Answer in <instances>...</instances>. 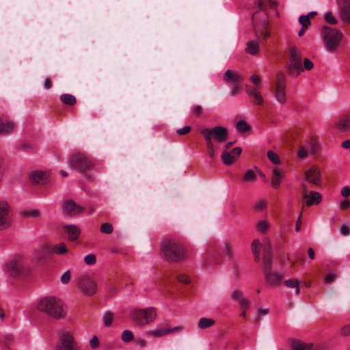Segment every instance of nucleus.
<instances>
[{
    "label": "nucleus",
    "mask_w": 350,
    "mask_h": 350,
    "mask_svg": "<svg viewBox=\"0 0 350 350\" xmlns=\"http://www.w3.org/2000/svg\"><path fill=\"white\" fill-rule=\"evenodd\" d=\"M255 6L258 8L252 15V23L255 35L258 40H267L271 35L269 31V16L267 8H275L277 2L272 0H256Z\"/></svg>",
    "instance_id": "f257e3e1"
},
{
    "label": "nucleus",
    "mask_w": 350,
    "mask_h": 350,
    "mask_svg": "<svg viewBox=\"0 0 350 350\" xmlns=\"http://www.w3.org/2000/svg\"><path fill=\"white\" fill-rule=\"evenodd\" d=\"M160 254L169 262H178L187 258L185 247L172 240H165L162 242Z\"/></svg>",
    "instance_id": "f03ea898"
},
{
    "label": "nucleus",
    "mask_w": 350,
    "mask_h": 350,
    "mask_svg": "<svg viewBox=\"0 0 350 350\" xmlns=\"http://www.w3.org/2000/svg\"><path fill=\"white\" fill-rule=\"evenodd\" d=\"M38 310L55 319H63L66 316V307L64 302L55 297H46L38 303Z\"/></svg>",
    "instance_id": "7ed1b4c3"
},
{
    "label": "nucleus",
    "mask_w": 350,
    "mask_h": 350,
    "mask_svg": "<svg viewBox=\"0 0 350 350\" xmlns=\"http://www.w3.org/2000/svg\"><path fill=\"white\" fill-rule=\"evenodd\" d=\"M267 245L264 249L262 258V269L265 273V281L271 286H280L284 275L281 273L272 272V256L270 242L266 239Z\"/></svg>",
    "instance_id": "20e7f679"
},
{
    "label": "nucleus",
    "mask_w": 350,
    "mask_h": 350,
    "mask_svg": "<svg viewBox=\"0 0 350 350\" xmlns=\"http://www.w3.org/2000/svg\"><path fill=\"white\" fill-rule=\"evenodd\" d=\"M342 36V33L336 29L328 26H323L321 28V38L325 49L329 52L336 51L341 42Z\"/></svg>",
    "instance_id": "39448f33"
},
{
    "label": "nucleus",
    "mask_w": 350,
    "mask_h": 350,
    "mask_svg": "<svg viewBox=\"0 0 350 350\" xmlns=\"http://www.w3.org/2000/svg\"><path fill=\"white\" fill-rule=\"evenodd\" d=\"M289 63L286 68L288 75L292 77L299 76L304 71L301 51L295 46H291L288 52Z\"/></svg>",
    "instance_id": "423d86ee"
},
{
    "label": "nucleus",
    "mask_w": 350,
    "mask_h": 350,
    "mask_svg": "<svg viewBox=\"0 0 350 350\" xmlns=\"http://www.w3.org/2000/svg\"><path fill=\"white\" fill-rule=\"evenodd\" d=\"M156 317V310L153 307L146 309H135L130 314L131 319L139 325H144L152 322Z\"/></svg>",
    "instance_id": "0eeeda50"
},
{
    "label": "nucleus",
    "mask_w": 350,
    "mask_h": 350,
    "mask_svg": "<svg viewBox=\"0 0 350 350\" xmlns=\"http://www.w3.org/2000/svg\"><path fill=\"white\" fill-rule=\"evenodd\" d=\"M205 141L213 142L215 139L219 143H223L228 139V130L221 126H217L213 129H204L200 131Z\"/></svg>",
    "instance_id": "6e6552de"
},
{
    "label": "nucleus",
    "mask_w": 350,
    "mask_h": 350,
    "mask_svg": "<svg viewBox=\"0 0 350 350\" xmlns=\"http://www.w3.org/2000/svg\"><path fill=\"white\" fill-rule=\"evenodd\" d=\"M70 167L80 172H85L94 167L92 161L83 153L73 154L69 160Z\"/></svg>",
    "instance_id": "1a4fd4ad"
},
{
    "label": "nucleus",
    "mask_w": 350,
    "mask_h": 350,
    "mask_svg": "<svg viewBox=\"0 0 350 350\" xmlns=\"http://www.w3.org/2000/svg\"><path fill=\"white\" fill-rule=\"evenodd\" d=\"M79 290L86 296L94 295L97 290L95 280L88 275H81L78 282Z\"/></svg>",
    "instance_id": "9d476101"
},
{
    "label": "nucleus",
    "mask_w": 350,
    "mask_h": 350,
    "mask_svg": "<svg viewBox=\"0 0 350 350\" xmlns=\"http://www.w3.org/2000/svg\"><path fill=\"white\" fill-rule=\"evenodd\" d=\"M12 224L10 205L5 201L0 202V230L8 228Z\"/></svg>",
    "instance_id": "9b49d317"
},
{
    "label": "nucleus",
    "mask_w": 350,
    "mask_h": 350,
    "mask_svg": "<svg viewBox=\"0 0 350 350\" xmlns=\"http://www.w3.org/2000/svg\"><path fill=\"white\" fill-rule=\"evenodd\" d=\"M286 77L284 73L279 72L276 76V88L275 98L280 104H285L286 102Z\"/></svg>",
    "instance_id": "f8f14e48"
},
{
    "label": "nucleus",
    "mask_w": 350,
    "mask_h": 350,
    "mask_svg": "<svg viewBox=\"0 0 350 350\" xmlns=\"http://www.w3.org/2000/svg\"><path fill=\"white\" fill-rule=\"evenodd\" d=\"M301 193L304 199H306V205L311 206L314 204H319L322 201V196L317 191L308 193V188L306 184L301 185Z\"/></svg>",
    "instance_id": "ddd939ff"
},
{
    "label": "nucleus",
    "mask_w": 350,
    "mask_h": 350,
    "mask_svg": "<svg viewBox=\"0 0 350 350\" xmlns=\"http://www.w3.org/2000/svg\"><path fill=\"white\" fill-rule=\"evenodd\" d=\"M75 340L70 333L62 334L55 345L56 350H74Z\"/></svg>",
    "instance_id": "4468645a"
},
{
    "label": "nucleus",
    "mask_w": 350,
    "mask_h": 350,
    "mask_svg": "<svg viewBox=\"0 0 350 350\" xmlns=\"http://www.w3.org/2000/svg\"><path fill=\"white\" fill-rule=\"evenodd\" d=\"M305 180L315 185L320 186L321 184V171L317 166H312L305 173Z\"/></svg>",
    "instance_id": "2eb2a0df"
},
{
    "label": "nucleus",
    "mask_w": 350,
    "mask_h": 350,
    "mask_svg": "<svg viewBox=\"0 0 350 350\" xmlns=\"http://www.w3.org/2000/svg\"><path fill=\"white\" fill-rule=\"evenodd\" d=\"M63 213L69 215H77L84 211V208L72 200L65 201L62 206Z\"/></svg>",
    "instance_id": "dca6fc26"
},
{
    "label": "nucleus",
    "mask_w": 350,
    "mask_h": 350,
    "mask_svg": "<svg viewBox=\"0 0 350 350\" xmlns=\"http://www.w3.org/2000/svg\"><path fill=\"white\" fill-rule=\"evenodd\" d=\"M222 79L225 83L228 85L236 83H241L243 79V76L238 72L229 69L225 72Z\"/></svg>",
    "instance_id": "f3484780"
},
{
    "label": "nucleus",
    "mask_w": 350,
    "mask_h": 350,
    "mask_svg": "<svg viewBox=\"0 0 350 350\" xmlns=\"http://www.w3.org/2000/svg\"><path fill=\"white\" fill-rule=\"evenodd\" d=\"M246 93L248 96L252 98V102L257 105H262L264 99L256 87H249L246 85Z\"/></svg>",
    "instance_id": "a211bd4d"
},
{
    "label": "nucleus",
    "mask_w": 350,
    "mask_h": 350,
    "mask_svg": "<svg viewBox=\"0 0 350 350\" xmlns=\"http://www.w3.org/2000/svg\"><path fill=\"white\" fill-rule=\"evenodd\" d=\"M334 127L340 132H346L350 129V113L341 116L335 123Z\"/></svg>",
    "instance_id": "6ab92c4d"
},
{
    "label": "nucleus",
    "mask_w": 350,
    "mask_h": 350,
    "mask_svg": "<svg viewBox=\"0 0 350 350\" xmlns=\"http://www.w3.org/2000/svg\"><path fill=\"white\" fill-rule=\"evenodd\" d=\"M22 269L21 262L16 260H12L7 262L4 267V270L8 274L15 276L18 274Z\"/></svg>",
    "instance_id": "aec40b11"
},
{
    "label": "nucleus",
    "mask_w": 350,
    "mask_h": 350,
    "mask_svg": "<svg viewBox=\"0 0 350 350\" xmlns=\"http://www.w3.org/2000/svg\"><path fill=\"white\" fill-rule=\"evenodd\" d=\"M340 16L346 23L350 25V0H344L343 4L340 6Z\"/></svg>",
    "instance_id": "412c9836"
},
{
    "label": "nucleus",
    "mask_w": 350,
    "mask_h": 350,
    "mask_svg": "<svg viewBox=\"0 0 350 350\" xmlns=\"http://www.w3.org/2000/svg\"><path fill=\"white\" fill-rule=\"evenodd\" d=\"M231 297L239 302L240 306L243 308H247L250 306V301L243 297V293L240 290L235 289L232 292Z\"/></svg>",
    "instance_id": "4be33fe9"
},
{
    "label": "nucleus",
    "mask_w": 350,
    "mask_h": 350,
    "mask_svg": "<svg viewBox=\"0 0 350 350\" xmlns=\"http://www.w3.org/2000/svg\"><path fill=\"white\" fill-rule=\"evenodd\" d=\"M284 178V174L278 169L274 168L271 174V186L277 189L280 187L283 178Z\"/></svg>",
    "instance_id": "5701e85b"
},
{
    "label": "nucleus",
    "mask_w": 350,
    "mask_h": 350,
    "mask_svg": "<svg viewBox=\"0 0 350 350\" xmlns=\"http://www.w3.org/2000/svg\"><path fill=\"white\" fill-rule=\"evenodd\" d=\"M65 231L68 234V239L70 241H75L80 234L79 228L75 225H68L64 227Z\"/></svg>",
    "instance_id": "b1692460"
},
{
    "label": "nucleus",
    "mask_w": 350,
    "mask_h": 350,
    "mask_svg": "<svg viewBox=\"0 0 350 350\" xmlns=\"http://www.w3.org/2000/svg\"><path fill=\"white\" fill-rule=\"evenodd\" d=\"M15 124L11 121H3L0 118V135L1 134H9L14 130Z\"/></svg>",
    "instance_id": "393cba45"
},
{
    "label": "nucleus",
    "mask_w": 350,
    "mask_h": 350,
    "mask_svg": "<svg viewBox=\"0 0 350 350\" xmlns=\"http://www.w3.org/2000/svg\"><path fill=\"white\" fill-rule=\"evenodd\" d=\"M51 252L57 255H66L69 250L65 243H59L52 246Z\"/></svg>",
    "instance_id": "a878e982"
},
{
    "label": "nucleus",
    "mask_w": 350,
    "mask_h": 350,
    "mask_svg": "<svg viewBox=\"0 0 350 350\" xmlns=\"http://www.w3.org/2000/svg\"><path fill=\"white\" fill-rule=\"evenodd\" d=\"M261 243L259 241V239H255L253 241L252 243V253L254 256V260L256 262H259L260 261V250H261Z\"/></svg>",
    "instance_id": "bb28decb"
},
{
    "label": "nucleus",
    "mask_w": 350,
    "mask_h": 350,
    "mask_svg": "<svg viewBox=\"0 0 350 350\" xmlns=\"http://www.w3.org/2000/svg\"><path fill=\"white\" fill-rule=\"evenodd\" d=\"M260 49L259 43L256 41H249L247 43V47L245 48V51L252 55H256L258 54Z\"/></svg>",
    "instance_id": "cd10ccee"
},
{
    "label": "nucleus",
    "mask_w": 350,
    "mask_h": 350,
    "mask_svg": "<svg viewBox=\"0 0 350 350\" xmlns=\"http://www.w3.org/2000/svg\"><path fill=\"white\" fill-rule=\"evenodd\" d=\"M31 179L36 183L43 184L46 181V176L43 172H35L31 174Z\"/></svg>",
    "instance_id": "c85d7f7f"
},
{
    "label": "nucleus",
    "mask_w": 350,
    "mask_h": 350,
    "mask_svg": "<svg viewBox=\"0 0 350 350\" xmlns=\"http://www.w3.org/2000/svg\"><path fill=\"white\" fill-rule=\"evenodd\" d=\"M312 345L300 340H295L292 344L293 350H311Z\"/></svg>",
    "instance_id": "c756f323"
},
{
    "label": "nucleus",
    "mask_w": 350,
    "mask_h": 350,
    "mask_svg": "<svg viewBox=\"0 0 350 350\" xmlns=\"http://www.w3.org/2000/svg\"><path fill=\"white\" fill-rule=\"evenodd\" d=\"M215 321L214 319L203 317L200 319L198 321V327L202 329H207L208 327H211L215 324Z\"/></svg>",
    "instance_id": "7c9ffc66"
},
{
    "label": "nucleus",
    "mask_w": 350,
    "mask_h": 350,
    "mask_svg": "<svg viewBox=\"0 0 350 350\" xmlns=\"http://www.w3.org/2000/svg\"><path fill=\"white\" fill-rule=\"evenodd\" d=\"M244 182H255L256 180V172L255 169L247 170L243 176Z\"/></svg>",
    "instance_id": "2f4dec72"
},
{
    "label": "nucleus",
    "mask_w": 350,
    "mask_h": 350,
    "mask_svg": "<svg viewBox=\"0 0 350 350\" xmlns=\"http://www.w3.org/2000/svg\"><path fill=\"white\" fill-rule=\"evenodd\" d=\"M61 101L67 105L72 106L76 103V98L70 94H64L60 97Z\"/></svg>",
    "instance_id": "473e14b6"
},
{
    "label": "nucleus",
    "mask_w": 350,
    "mask_h": 350,
    "mask_svg": "<svg viewBox=\"0 0 350 350\" xmlns=\"http://www.w3.org/2000/svg\"><path fill=\"white\" fill-rule=\"evenodd\" d=\"M221 159L226 165H230L234 162L235 157L228 150H224L221 154Z\"/></svg>",
    "instance_id": "72a5a7b5"
},
{
    "label": "nucleus",
    "mask_w": 350,
    "mask_h": 350,
    "mask_svg": "<svg viewBox=\"0 0 350 350\" xmlns=\"http://www.w3.org/2000/svg\"><path fill=\"white\" fill-rule=\"evenodd\" d=\"M284 284L288 288H295V293L298 295L300 292L299 282L297 280L289 279L284 282Z\"/></svg>",
    "instance_id": "f704fd0d"
},
{
    "label": "nucleus",
    "mask_w": 350,
    "mask_h": 350,
    "mask_svg": "<svg viewBox=\"0 0 350 350\" xmlns=\"http://www.w3.org/2000/svg\"><path fill=\"white\" fill-rule=\"evenodd\" d=\"M170 334V331H168V328L162 327L159 329H156L152 330L149 332V334L154 336V337H161Z\"/></svg>",
    "instance_id": "c9c22d12"
},
{
    "label": "nucleus",
    "mask_w": 350,
    "mask_h": 350,
    "mask_svg": "<svg viewBox=\"0 0 350 350\" xmlns=\"http://www.w3.org/2000/svg\"><path fill=\"white\" fill-rule=\"evenodd\" d=\"M113 319V314L110 311H107L104 313L103 317V323L105 327H109L111 325Z\"/></svg>",
    "instance_id": "e433bc0d"
},
{
    "label": "nucleus",
    "mask_w": 350,
    "mask_h": 350,
    "mask_svg": "<svg viewBox=\"0 0 350 350\" xmlns=\"http://www.w3.org/2000/svg\"><path fill=\"white\" fill-rule=\"evenodd\" d=\"M236 129L238 131L243 133L248 131L250 129V126L244 120H239L236 124Z\"/></svg>",
    "instance_id": "4c0bfd02"
},
{
    "label": "nucleus",
    "mask_w": 350,
    "mask_h": 350,
    "mask_svg": "<svg viewBox=\"0 0 350 350\" xmlns=\"http://www.w3.org/2000/svg\"><path fill=\"white\" fill-rule=\"evenodd\" d=\"M325 21L329 25H336L338 23L337 19L332 12H327L324 16Z\"/></svg>",
    "instance_id": "58836bf2"
},
{
    "label": "nucleus",
    "mask_w": 350,
    "mask_h": 350,
    "mask_svg": "<svg viewBox=\"0 0 350 350\" xmlns=\"http://www.w3.org/2000/svg\"><path fill=\"white\" fill-rule=\"evenodd\" d=\"M267 157L273 164L278 165L280 163L279 155L272 150H269L267 152Z\"/></svg>",
    "instance_id": "ea45409f"
},
{
    "label": "nucleus",
    "mask_w": 350,
    "mask_h": 350,
    "mask_svg": "<svg viewBox=\"0 0 350 350\" xmlns=\"http://www.w3.org/2000/svg\"><path fill=\"white\" fill-rule=\"evenodd\" d=\"M269 224L266 221H260L256 225V229L259 232L265 233L269 229Z\"/></svg>",
    "instance_id": "a19ab883"
},
{
    "label": "nucleus",
    "mask_w": 350,
    "mask_h": 350,
    "mask_svg": "<svg viewBox=\"0 0 350 350\" xmlns=\"http://www.w3.org/2000/svg\"><path fill=\"white\" fill-rule=\"evenodd\" d=\"M133 338L134 336L133 333L129 330H125L122 334V340L125 342L131 341Z\"/></svg>",
    "instance_id": "79ce46f5"
},
{
    "label": "nucleus",
    "mask_w": 350,
    "mask_h": 350,
    "mask_svg": "<svg viewBox=\"0 0 350 350\" xmlns=\"http://www.w3.org/2000/svg\"><path fill=\"white\" fill-rule=\"evenodd\" d=\"M100 232L104 234H111L113 232V226L109 223H104L100 226Z\"/></svg>",
    "instance_id": "37998d69"
},
{
    "label": "nucleus",
    "mask_w": 350,
    "mask_h": 350,
    "mask_svg": "<svg viewBox=\"0 0 350 350\" xmlns=\"http://www.w3.org/2000/svg\"><path fill=\"white\" fill-rule=\"evenodd\" d=\"M192 115L199 117L203 113V107L200 105H194L191 109Z\"/></svg>",
    "instance_id": "c03bdc74"
},
{
    "label": "nucleus",
    "mask_w": 350,
    "mask_h": 350,
    "mask_svg": "<svg viewBox=\"0 0 350 350\" xmlns=\"http://www.w3.org/2000/svg\"><path fill=\"white\" fill-rule=\"evenodd\" d=\"M299 22L302 25V27H308L310 25V21L309 18V16L301 15L299 18Z\"/></svg>",
    "instance_id": "a18cd8bd"
},
{
    "label": "nucleus",
    "mask_w": 350,
    "mask_h": 350,
    "mask_svg": "<svg viewBox=\"0 0 350 350\" xmlns=\"http://www.w3.org/2000/svg\"><path fill=\"white\" fill-rule=\"evenodd\" d=\"M224 250L225 254L228 256L231 257L232 256V254H233L232 245L229 242H227L224 244Z\"/></svg>",
    "instance_id": "49530a36"
},
{
    "label": "nucleus",
    "mask_w": 350,
    "mask_h": 350,
    "mask_svg": "<svg viewBox=\"0 0 350 350\" xmlns=\"http://www.w3.org/2000/svg\"><path fill=\"white\" fill-rule=\"evenodd\" d=\"M250 81L255 85L254 87L257 88L260 85L262 79L260 76L258 75H253L250 77Z\"/></svg>",
    "instance_id": "de8ad7c7"
},
{
    "label": "nucleus",
    "mask_w": 350,
    "mask_h": 350,
    "mask_svg": "<svg viewBox=\"0 0 350 350\" xmlns=\"http://www.w3.org/2000/svg\"><path fill=\"white\" fill-rule=\"evenodd\" d=\"M85 262L88 265H92L96 262V256L94 254H88L84 258Z\"/></svg>",
    "instance_id": "09e8293b"
},
{
    "label": "nucleus",
    "mask_w": 350,
    "mask_h": 350,
    "mask_svg": "<svg viewBox=\"0 0 350 350\" xmlns=\"http://www.w3.org/2000/svg\"><path fill=\"white\" fill-rule=\"evenodd\" d=\"M206 147L208 149V155L213 158L215 155L214 145L213 142L206 141Z\"/></svg>",
    "instance_id": "8fccbe9b"
},
{
    "label": "nucleus",
    "mask_w": 350,
    "mask_h": 350,
    "mask_svg": "<svg viewBox=\"0 0 350 350\" xmlns=\"http://www.w3.org/2000/svg\"><path fill=\"white\" fill-rule=\"evenodd\" d=\"M240 85L241 83L228 85L229 86L231 87L230 94L232 96H235L239 93L240 90Z\"/></svg>",
    "instance_id": "3c124183"
},
{
    "label": "nucleus",
    "mask_w": 350,
    "mask_h": 350,
    "mask_svg": "<svg viewBox=\"0 0 350 350\" xmlns=\"http://www.w3.org/2000/svg\"><path fill=\"white\" fill-rule=\"evenodd\" d=\"M314 67L313 63L308 58L304 59V70H310Z\"/></svg>",
    "instance_id": "603ef678"
},
{
    "label": "nucleus",
    "mask_w": 350,
    "mask_h": 350,
    "mask_svg": "<svg viewBox=\"0 0 350 350\" xmlns=\"http://www.w3.org/2000/svg\"><path fill=\"white\" fill-rule=\"evenodd\" d=\"M191 128L190 126H184L183 128L178 129L176 131V133L179 135H185L187 134L188 133H189L191 131Z\"/></svg>",
    "instance_id": "864d4df0"
},
{
    "label": "nucleus",
    "mask_w": 350,
    "mask_h": 350,
    "mask_svg": "<svg viewBox=\"0 0 350 350\" xmlns=\"http://www.w3.org/2000/svg\"><path fill=\"white\" fill-rule=\"evenodd\" d=\"M336 278V274L334 273H329L325 278V282L329 284L332 282Z\"/></svg>",
    "instance_id": "5fc2aeb1"
},
{
    "label": "nucleus",
    "mask_w": 350,
    "mask_h": 350,
    "mask_svg": "<svg viewBox=\"0 0 350 350\" xmlns=\"http://www.w3.org/2000/svg\"><path fill=\"white\" fill-rule=\"evenodd\" d=\"M70 279V271H66L61 277V282L63 284H67Z\"/></svg>",
    "instance_id": "6e6d98bb"
},
{
    "label": "nucleus",
    "mask_w": 350,
    "mask_h": 350,
    "mask_svg": "<svg viewBox=\"0 0 350 350\" xmlns=\"http://www.w3.org/2000/svg\"><path fill=\"white\" fill-rule=\"evenodd\" d=\"M341 196L344 198L350 196V187L348 186L343 187L340 191Z\"/></svg>",
    "instance_id": "4d7b16f0"
},
{
    "label": "nucleus",
    "mask_w": 350,
    "mask_h": 350,
    "mask_svg": "<svg viewBox=\"0 0 350 350\" xmlns=\"http://www.w3.org/2000/svg\"><path fill=\"white\" fill-rule=\"evenodd\" d=\"M90 343L92 349L97 348L99 346L98 338L96 336H93L90 340Z\"/></svg>",
    "instance_id": "13d9d810"
},
{
    "label": "nucleus",
    "mask_w": 350,
    "mask_h": 350,
    "mask_svg": "<svg viewBox=\"0 0 350 350\" xmlns=\"http://www.w3.org/2000/svg\"><path fill=\"white\" fill-rule=\"evenodd\" d=\"M178 280L179 282L185 284H188L190 282V278L186 275H180L178 278Z\"/></svg>",
    "instance_id": "bf43d9fd"
},
{
    "label": "nucleus",
    "mask_w": 350,
    "mask_h": 350,
    "mask_svg": "<svg viewBox=\"0 0 350 350\" xmlns=\"http://www.w3.org/2000/svg\"><path fill=\"white\" fill-rule=\"evenodd\" d=\"M340 332L343 336L350 335V324L342 327Z\"/></svg>",
    "instance_id": "052dcab7"
},
{
    "label": "nucleus",
    "mask_w": 350,
    "mask_h": 350,
    "mask_svg": "<svg viewBox=\"0 0 350 350\" xmlns=\"http://www.w3.org/2000/svg\"><path fill=\"white\" fill-rule=\"evenodd\" d=\"M298 156L301 159L306 158L308 156L307 150L304 147H301L298 152Z\"/></svg>",
    "instance_id": "680f3d73"
},
{
    "label": "nucleus",
    "mask_w": 350,
    "mask_h": 350,
    "mask_svg": "<svg viewBox=\"0 0 350 350\" xmlns=\"http://www.w3.org/2000/svg\"><path fill=\"white\" fill-rule=\"evenodd\" d=\"M242 152V149L240 147H236L234 149H232V152H230L232 155L235 157V159L238 157Z\"/></svg>",
    "instance_id": "e2e57ef3"
},
{
    "label": "nucleus",
    "mask_w": 350,
    "mask_h": 350,
    "mask_svg": "<svg viewBox=\"0 0 350 350\" xmlns=\"http://www.w3.org/2000/svg\"><path fill=\"white\" fill-rule=\"evenodd\" d=\"M349 206H350V201L348 200H345L340 204V208L342 210H345V209L348 208Z\"/></svg>",
    "instance_id": "0e129e2a"
},
{
    "label": "nucleus",
    "mask_w": 350,
    "mask_h": 350,
    "mask_svg": "<svg viewBox=\"0 0 350 350\" xmlns=\"http://www.w3.org/2000/svg\"><path fill=\"white\" fill-rule=\"evenodd\" d=\"M340 233L345 236L348 235L350 232L349 228L345 225L340 227Z\"/></svg>",
    "instance_id": "69168bd1"
},
{
    "label": "nucleus",
    "mask_w": 350,
    "mask_h": 350,
    "mask_svg": "<svg viewBox=\"0 0 350 350\" xmlns=\"http://www.w3.org/2000/svg\"><path fill=\"white\" fill-rule=\"evenodd\" d=\"M27 215L29 216H31L32 217H38L40 216V211L37 209H34V210L29 211L27 213Z\"/></svg>",
    "instance_id": "338daca9"
},
{
    "label": "nucleus",
    "mask_w": 350,
    "mask_h": 350,
    "mask_svg": "<svg viewBox=\"0 0 350 350\" xmlns=\"http://www.w3.org/2000/svg\"><path fill=\"white\" fill-rule=\"evenodd\" d=\"M265 207V202L263 201H260L258 202L256 205H255V209L256 211H261V210H263Z\"/></svg>",
    "instance_id": "774afa93"
}]
</instances>
